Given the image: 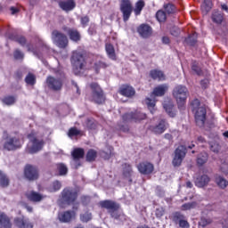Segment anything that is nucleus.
Returning a JSON list of instances; mask_svg holds the SVG:
<instances>
[{"instance_id":"nucleus-23","label":"nucleus","mask_w":228,"mask_h":228,"mask_svg":"<svg viewBox=\"0 0 228 228\" xmlns=\"http://www.w3.org/2000/svg\"><path fill=\"white\" fill-rule=\"evenodd\" d=\"M14 224L19 228H33V223L29 222V219L24 216L14 218Z\"/></svg>"},{"instance_id":"nucleus-10","label":"nucleus","mask_w":228,"mask_h":228,"mask_svg":"<svg viewBox=\"0 0 228 228\" xmlns=\"http://www.w3.org/2000/svg\"><path fill=\"white\" fill-rule=\"evenodd\" d=\"M146 119H147V114L139 110L125 113L122 116L123 122H142V120H146Z\"/></svg>"},{"instance_id":"nucleus-40","label":"nucleus","mask_w":228,"mask_h":228,"mask_svg":"<svg viewBox=\"0 0 228 228\" xmlns=\"http://www.w3.org/2000/svg\"><path fill=\"white\" fill-rule=\"evenodd\" d=\"M211 19L215 24H222L224 22V14L219 12H215L212 13Z\"/></svg>"},{"instance_id":"nucleus-46","label":"nucleus","mask_w":228,"mask_h":228,"mask_svg":"<svg viewBox=\"0 0 228 228\" xmlns=\"http://www.w3.org/2000/svg\"><path fill=\"white\" fill-rule=\"evenodd\" d=\"M86 126L89 131H94V129H97V121L94 118H87L86 120Z\"/></svg>"},{"instance_id":"nucleus-61","label":"nucleus","mask_w":228,"mask_h":228,"mask_svg":"<svg viewBox=\"0 0 228 228\" xmlns=\"http://www.w3.org/2000/svg\"><path fill=\"white\" fill-rule=\"evenodd\" d=\"M18 44H20V45H21V47H24V45H26L28 40L26 39L25 37L23 36H18V39L16 41Z\"/></svg>"},{"instance_id":"nucleus-36","label":"nucleus","mask_w":228,"mask_h":228,"mask_svg":"<svg viewBox=\"0 0 228 228\" xmlns=\"http://www.w3.org/2000/svg\"><path fill=\"white\" fill-rule=\"evenodd\" d=\"M145 8V1L139 0L135 3V7L134 9V15H142V11Z\"/></svg>"},{"instance_id":"nucleus-38","label":"nucleus","mask_w":228,"mask_h":228,"mask_svg":"<svg viewBox=\"0 0 228 228\" xmlns=\"http://www.w3.org/2000/svg\"><path fill=\"white\" fill-rule=\"evenodd\" d=\"M0 186L2 188H8L10 186V178L3 171H0Z\"/></svg>"},{"instance_id":"nucleus-4","label":"nucleus","mask_w":228,"mask_h":228,"mask_svg":"<svg viewBox=\"0 0 228 228\" xmlns=\"http://www.w3.org/2000/svg\"><path fill=\"white\" fill-rule=\"evenodd\" d=\"M51 39L53 44L59 49H67V47H69V37L58 29L52 31Z\"/></svg>"},{"instance_id":"nucleus-32","label":"nucleus","mask_w":228,"mask_h":228,"mask_svg":"<svg viewBox=\"0 0 228 228\" xmlns=\"http://www.w3.org/2000/svg\"><path fill=\"white\" fill-rule=\"evenodd\" d=\"M105 51L110 60L117 61V53H115V46H113V45L106 44Z\"/></svg>"},{"instance_id":"nucleus-12","label":"nucleus","mask_w":228,"mask_h":228,"mask_svg":"<svg viewBox=\"0 0 228 228\" xmlns=\"http://www.w3.org/2000/svg\"><path fill=\"white\" fill-rule=\"evenodd\" d=\"M46 86L52 92H61V89L63 88V80L53 76H48L46 77Z\"/></svg>"},{"instance_id":"nucleus-57","label":"nucleus","mask_w":228,"mask_h":228,"mask_svg":"<svg viewBox=\"0 0 228 228\" xmlns=\"http://www.w3.org/2000/svg\"><path fill=\"white\" fill-rule=\"evenodd\" d=\"M89 22H90V17H88L87 15L80 18V23H81L82 27L86 28V26H88Z\"/></svg>"},{"instance_id":"nucleus-3","label":"nucleus","mask_w":228,"mask_h":228,"mask_svg":"<svg viewBox=\"0 0 228 228\" xmlns=\"http://www.w3.org/2000/svg\"><path fill=\"white\" fill-rule=\"evenodd\" d=\"M27 138L29 140V143H31V146H27L26 148L27 154H37V152H40L44 149L45 142L44 139H37L35 133L31 132L27 135Z\"/></svg>"},{"instance_id":"nucleus-49","label":"nucleus","mask_w":228,"mask_h":228,"mask_svg":"<svg viewBox=\"0 0 228 228\" xmlns=\"http://www.w3.org/2000/svg\"><path fill=\"white\" fill-rule=\"evenodd\" d=\"M211 8H213V2L211 0H204L203 4L201 5V10L205 13L211 12Z\"/></svg>"},{"instance_id":"nucleus-24","label":"nucleus","mask_w":228,"mask_h":228,"mask_svg":"<svg viewBox=\"0 0 228 228\" xmlns=\"http://www.w3.org/2000/svg\"><path fill=\"white\" fill-rule=\"evenodd\" d=\"M25 197L29 200L30 202H42L44 199H45V196L42 195L39 192H37L35 191H30L25 193Z\"/></svg>"},{"instance_id":"nucleus-59","label":"nucleus","mask_w":228,"mask_h":228,"mask_svg":"<svg viewBox=\"0 0 228 228\" xmlns=\"http://www.w3.org/2000/svg\"><path fill=\"white\" fill-rule=\"evenodd\" d=\"M200 85L202 88V90H207V88H209V79L204 78L200 80Z\"/></svg>"},{"instance_id":"nucleus-56","label":"nucleus","mask_w":228,"mask_h":228,"mask_svg":"<svg viewBox=\"0 0 228 228\" xmlns=\"http://www.w3.org/2000/svg\"><path fill=\"white\" fill-rule=\"evenodd\" d=\"M13 56L16 60H24V53L19 49H16L13 52Z\"/></svg>"},{"instance_id":"nucleus-25","label":"nucleus","mask_w":228,"mask_h":228,"mask_svg":"<svg viewBox=\"0 0 228 228\" xmlns=\"http://www.w3.org/2000/svg\"><path fill=\"white\" fill-rule=\"evenodd\" d=\"M54 175L57 176H63L69 174V167L64 163H57L53 166Z\"/></svg>"},{"instance_id":"nucleus-35","label":"nucleus","mask_w":228,"mask_h":228,"mask_svg":"<svg viewBox=\"0 0 228 228\" xmlns=\"http://www.w3.org/2000/svg\"><path fill=\"white\" fill-rule=\"evenodd\" d=\"M191 71L196 76H204V71L202 70V68L199 65V62L194 61L191 65Z\"/></svg>"},{"instance_id":"nucleus-50","label":"nucleus","mask_w":228,"mask_h":228,"mask_svg":"<svg viewBox=\"0 0 228 228\" xmlns=\"http://www.w3.org/2000/svg\"><path fill=\"white\" fill-rule=\"evenodd\" d=\"M184 218V215H183L181 212H175L171 216V220L174 222V224H179L181 220Z\"/></svg>"},{"instance_id":"nucleus-55","label":"nucleus","mask_w":228,"mask_h":228,"mask_svg":"<svg viewBox=\"0 0 228 228\" xmlns=\"http://www.w3.org/2000/svg\"><path fill=\"white\" fill-rule=\"evenodd\" d=\"M87 33L91 37H94V35H97V26H95V24H91L87 30Z\"/></svg>"},{"instance_id":"nucleus-1","label":"nucleus","mask_w":228,"mask_h":228,"mask_svg":"<svg viewBox=\"0 0 228 228\" xmlns=\"http://www.w3.org/2000/svg\"><path fill=\"white\" fill-rule=\"evenodd\" d=\"M88 58H90V55L85 51H74L72 53L70 61L76 76L81 74V71L86 69Z\"/></svg>"},{"instance_id":"nucleus-7","label":"nucleus","mask_w":228,"mask_h":228,"mask_svg":"<svg viewBox=\"0 0 228 228\" xmlns=\"http://www.w3.org/2000/svg\"><path fill=\"white\" fill-rule=\"evenodd\" d=\"M4 134H6V137H3V139L5 140L3 146L4 151H17V149H20L22 147L20 138L17 136L10 137L6 132H4Z\"/></svg>"},{"instance_id":"nucleus-21","label":"nucleus","mask_w":228,"mask_h":228,"mask_svg":"<svg viewBox=\"0 0 228 228\" xmlns=\"http://www.w3.org/2000/svg\"><path fill=\"white\" fill-rule=\"evenodd\" d=\"M76 216V213L72 210H68L64 212H61L58 215V219L61 224H69L72 222V219Z\"/></svg>"},{"instance_id":"nucleus-44","label":"nucleus","mask_w":228,"mask_h":228,"mask_svg":"<svg viewBox=\"0 0 228 228\" xmlns=\"http://www.w3.org/2000/svg\"><path fill=\"white\" fill-rule=\"evenodd\" d=\"M68 136L69 138H74V136H83V132L77 129L76 126L70 127L68 131Z\"/></svg>"},{"instance_id":"nucleus-11","label":"nucleus","mask_w":228,"mask_h":228,"mask_svg":"<svg viewBox=\"0 0 228 228\" xmlns=\"http://www.w3.org/2000/svg\"><path fill=\"white\" fill-rule=\"evenodd\" d=\"M186 152H188V149L184 145H180L175 149V157L172 160L174 167H181L183 159L186 158Z\"/></svg>"},{"instance_id":"nucleus-53","label":"nucleus","mask_w":228,"mask_h":228,"mask_svg":"<svg viewBox=\"0 0 228 228\" xmlns=\"http://www.w3.org/2000/svg\"><path fill=\"white\" fill-rule=\"evenodd\" d=\"M80 220L81 222H84V223L90 222V220H92V213L86 212L84 214H81Z\"/></svg>"},{"instance_id":"nucleus-64","label":"nucleus","mask_w":228,"mask_h":228,"mask_svg":"<svg viewBox=\"0 0 228 228\" xmlns=\"http://www.w3.org/2000/svg\"><path fill=\"white\" fill-rule=\"evenodd\" d=\"M170 33L173 37H179V35H181V28H171Z\"/></svg>"},{"instance_id":"nucleus-31","label":"nucleus","mask_w":228,"mask_h":228,"mask_svg":"<svg viewBox=\"0 0 228 228\" xmlns=\"http://www.w3.org/2000/svg\"><path fill=\"white\" fill-rule=\"evenodd\" d=\"M210 181L211 179L208 175H202L196 179V186H198V188H204V186H208V184H209Z\"/></svg>"},{"instance_id":"nucleus-6","label":"nucleus","mask_w":228,"mask_h":228,"mask_svg":"<svg viewBox=\"0 0 228 228\" xmlns=\"http://www.w3.org/2000/svg\"><path fill=\"white\" fill-rule=\"evenodd\" d=\"M90 88L92 90L93 102H95V104H104L106 102V96H104V91H102L101 86L93 82L90 84Z\"/></svg>"},{"instance_id":"nucleus-26","label":"nucleus","mask_w":228,"mask_h":228,"mask_svg":"<svg viewBox=\"0 0 228 228\" xmlns=\"http://www.w3.org/2000/svg\"><path fill=\"white\" fill-rule=\"evenodd\" d=\"M122 168H123V177L126 179H128L129 183H133V166L129 163H123L122 164Z\"/></svg>"},{"instance_id":"nucleus-16","label":"nucleus","mask_w":228,"mask_h":228,"mask_svg":"<svg viewBox=\"0 0 228 228\" xmlns=\"http://www.w3.org/2000/svg\"><path fill=\"white\" fill-rule=\"evenodd\" d=\"M61 29L64 31V33H67L71 42H81V33L79 30H77V28H72L64 25L62 26Z\"/></svg>"},{"instance_id":"nucleus-14","label":"nucleus","mask_w":228,"mask_h":228,"mask_svg":"<svg viewBox=\"0 0 228 228\" xmlns=\"http://www.w3.org/2000/svg\"><path fill=\"white\" fill-rule=\"evenodd\" d=\"M208 115V110L205 107H199L194 114V118L196 122V126L199 127H204L206 124V117Z\"/></svg>"},{"instance_id":"nucleus-60","label":"nucleus","mask_w":228,"mask_h":228,"mask_svg":"<svg viewBox=\"0 0 228 228\" xmlns=\"http://www.w3.org/2000/svg\"><path fill=\"white\" fill-rule=\"evenodd\" d=\"M5 37L8 40H12V42H17V39L19 38V35L15 33L6 34Z\"/></svg>"},{"instance_id":"nucleus-37","label":"nucleus","mask_w":228,"mask_h":228,"mask_svg":"<svg viewBox=\"0 0 228 228\" xmlns=\"http://www.w3.org/2000/svg\"><path fill=\"white\" fill-rule=\"evenodd\" d=\"M2 102L5 106H13L17 102V98L13 95H6L2 99Z\"/></svg>"},{"instance_id":"nucleus-18","label":"nucleus","mask_w":228,"mask_h":228,"mask_svg":"<svg viewBox=\"0 0 228 228\" xmlns=\"http://www.w3.org/2000/svg\"><path fill=\"white\" fill-rule=\"evenodd\" d=\"M137 33L141 38H151L152 37V27L147 23H142L137 27Z\"/></svg>"},{"instance_id":"nucleus-34","label":"nucleus","mask_w":228,"mask_h":228,"mask_svg":"<svg viewBox=\"0 0 228 228\" xmlns=\"http://www.w3.org/2000/svg\"><path fill=\"white\" fill-rule=\"evenodd\" d=\"M163 108L164 110H166L167 115H169V117H175V111L174 110V103H172V102H166L163 104Z\"/></svg>"},{"instance_id":"nucleus-2","label":"nucleus","mask_w":228,"mask_h":228,"mask_svg":"<svg viewBox=\"0 0 228 228\" xmlns=\"http://www.w3.org/2000/svg\"><path fill=\"white\" fill-rule=\"evenodd\" d=\"M172 95L176 101L178 110H184L186 108V101L189 95L188 87H186V86L178 85L173 88Z\"/></svg>"},{"instance_id":"nucleus-33","label":"nucleus","mask_w":228,"mask_h":228,"mask_svg":"<svg viewBox=\"0 0 228 228\" xmlns=\"http://www.w3.org/2000/svg\"><path fill=\"white\" fill-rule=\"evenodd\" d=\"M95 159H97V151L94 149L88 150L86 154V161H87V163H94Z\"/></svg>"},{"instance_id":"nucleus-39","label":"nucleus","mask_w":228,"mask_h":228,"mask_svg":"<svg viewBox=\"0 0 228 228\" xmlns=\"http://www.w3.org/2000/svg\"><path fill=\"white\" fill-rule=\"evenodd\" d=\"M163 8L168 15H174V13L177 12V7H175V4L172 3L165 4Z\"/></svg>"},{"instance_id":"nucleus-41","label":"nucleus","mask_w":228,"mask_h":228,"mask_svg":"<svg viewBox=\"0 0 228 228\" xmlns=\"http://www.w3.org/2000/svg\"><path fill=\"white\" fill-rule=\"evenodd\" d=\"M216 183L217 186L221 188V190H225L228 186V181L221 175L216 178Z\"/></svg>"},{"instance_id":"nucleus-19","label":"nucleus","mask_w":228,"mask_h":228,"mask_svg":"<svg viewBox=\"0 0 228 228\" xmlns=\"http://www.w3.org/2000/svg\"><path fill=\"white\" fill-rule=\"evenodd\" d=\"M71 158L76 163V168H79V167H81L79 159H83V158H85V149L75 148L71 152Z\"/></svg>"},{"instance_id":"nucleus-20","label":"nucleus","mask_w":228,"mask_h":228,"mask_svg":"<svg viewBox=\"0 0 228 228\" xmlns=\"http://www.w3.org/2000/svg\"><path fill=\"white\" fill-rule=\"evenodd\" d=\"M59 8L62 10V12H72L74 8H76V2L74 0H58Z\"/></svg>"},{"instance_id":"nucleus-58","label":"nucleus","mask_w":228,"mask_h":228,"mask_svg":"<svg viewBox=\"0 0 228 228\" xmlns=\"http://www.w3.org/2000/svg\"><path fill=\"white\" fill-rule=\"evenodd\" d=\"M165 215V208L163 207L158 208L155 210V216L157 218H161Z\"/></svg>"},{"instance_id":"nucleus-62","label":"nucleus","mask_w":228,"mask_h":228,"mask_svg":"<svg viewBox=\"0 0 228 228\" xmlns=\"http://www.w3.org/2000/svg\"><path fill=\"white\" fill-rule=\"evenodd\" d=\"M178 224H179V227L181 228H190V223H188V221L185 218L180 220Z\"/></svg>"},{"instance_id":"nucleus-45","label":"nucleus","mask_w":228,"mask_h":228,"mask_svg":"<svg viewBox=\"0 0 228 228\" xmlns=\"http://www.w3.org/2000/svg\"><path fill=\"white\" fill-rule=\"evenodd\" d=\"M108 67H109L108 63L102 61H98L94 65V69L96 74H99V72H101V69H108Z\"/></svg>"},{"instance_id":"nucleus-17","label":"nucleus","mask_w":228,"mask_h":228,"mask_svg":"<svg viewBox=\"0 0 228 228\" xmlns=\"http://www.w3.org/2000/svg\"><path fill=\"white\" fill-rule=\"evenodd\" d=\"M137 170L142 175H151L154 172V164L149 161H142L137 165Z\"/></svg>"},{"instance_id":"nucleus-28","label":"nucleus","mask_w":228,"mask_h":228,"mask_svg":"<svg viewBox=\"0 0 228 228\" xmlns=\"http://www.w3.org/2000/svg\"><path fill=\"white\" fill-rule=\"evenodd\" d=\"M150 77L154 81H165L166 79L165 73L159 69H151L150 71Z\"/></svg>"},{"instance_id":"nucleus-27","label":"nucleus","mask_w":228,"mask_h":228,"mask_svg":"<svg viewBox=\"0 0 228 228\" xmlns=\"http://www.w3.org/2000/svg\"><path fill=\"white\" fill-rule=\"evenodd\" d=\"M167 92H168V85L162 84L153 89L152 95H154L155 97H163V95H165Z\"/></svg>"},{"instance_id":"nucleus-15","label":"nucleus","mask_w":228,"mask_h":228,"mask_svg":"<svg viewBox=\"0 0 228 228\" xmlns=\"http://www.w3.org/2000/svg\"><path fill=\"white\" fill-rule=\"evenodd\" d=\"M167 126L168 123H167V119L163 118L157 125H151L149 130L154 134H163L167 131Z\"/></svg>"},{"instance_id":"nucleus-63","label":"nucleus","mask_w":228,"mask_h":228,"mask_svg":"<svg viewBox=\"0 0 228 228\" xmlns=\"http://www.w3.org/2000/svg\"><path fill=\"white\" fill-rule=\"evenodd\" d=\"M195 206H197V203L191 202V203L183 204V209H185L187 211L188 209H193L195 208Z\"/></svg>"},{"instance_id":"nucleus-13","label":"nucleus","mask_w":228,"mask_h":228,"mask_svg":"<svg viewBox=\"0 0 228 228\" xmlns=\"http://www.w3.org/2000/svg\"><path fill=\"white\" fill-rule=\"evenodd\" d=\"M24 177L27 178L28 181H37V179L40 177L38 167L27 164L24 168Z\"/></svg>"},{"instance_id":"nucleus-51","label":"nucleus","mask_w":228,"mask_h":228,"mask_svg":"<svg viewBox=\"0 0 228 228\" xmlns=\"http://www.w3.org/2000/svg\"><path fill=\"white\" fill-rule=\"evenodd\" d=\"M184 42L187 44V45L193 47L195 46V44H197V36H195V34L190 35L185 38Z\"/></svg>"},{"instance_id":"nucleus-30","label":"nucleus","mask_w":228,"mask_h":228,"mask_svg":"<svg viewBox=\"0 0 228 228\" xmlns=\"http://www.w3.org/2000/svg\"><path fill=\"white\" fill-rule=\"evenodd\" d=\"M208 159H209V154H208V152L206 151H201L197 157L196 163L198 167H204V165L208 163Z\"/></svg>"},{"instance_id":"nucleus-54","label":"nucleus","mask_w":228,"mask_h":228,"mask_svg":"<svg viewBox=\"0 0 228 228\" xmlns=\"http://www.w3.org/2000/svg\"><path fill=\"white\" fill-rule=\"evenodd\" d=\"M221 146L218 142H214L210 145V151L215 152V154H218L220 152Z\"/></svg>"},{"instance_id":"nucleus-52","label":"nucleus","mask_w":228,"mask_h":228,"mask_svg":"<svg viewBox=\"0 0 228 228\" xmlns=\"http://www.w3.org/2000/svg\"><path fill=\"white\" fill-rule=\"evenodd\" d=\"M212 222L213 220H211L210 218L201 217L199 222V227H207V225H209V224H212Z\"/></svg>"},{"instance_id":"nucleus-22","label":"nucleus","mask_w":228,"mask_h":228,"mask_svg":"<svg viewBox=\"0 0 228 228\" xmlns=\"http://www.w3.org/2000/svg\"><path fill=\"white\" fill-rule=\"evenodd\" d=\"M118 94L123 97H127L130 99L131 97H134V95L136 94V91L133 88V86L124 85L119 87Z\"/></svg>"},{"instance_id":"nucleus-48","label":"nucleus","mask_w":228,"mask_h":228,"mask_svg":"<svg viewBox=\"0 0 228 228\" xmlns=\"http://www.w3.org/2000/svg\"><path fill=\"white\" fill-rule=\"evenodd\" d=\"M146 104L151 115H154V113H156V101L147 98Z\"/></svg>"},{"instance_id":"nucleus-8","label":"nucleus","mask_w":228,"mask_h":228,"mask_svg":"<svg viewBox=\"0 0 228 228\" xmlns=\"http://www.w3.org/2000/svg\"><path fill=\"white\" fill-rule=\"evenodd\" d=\"M119 10L122 13L124 22H127L131 19L133 13V2L131 0H118Z\"/></svg>"},{"instance_id":"nucleus-29","label":"nucleus","mask_w":228,"mask_h":228,"mask_svg":"<svg viewBox=\"0 0 228 228\" xmlns=\"http://www.w3.org/2000/svg\"><path fill=\"white\" fill-rule=\"evenodd\" d=\"M0 227L12 228V220L4 212H0Z\"/></svg>"},{"instance_id":"nucleus-43","label":"nucleus","mask_w":228,"mask_h":228,"mask_svg":"<svg viewBox=\"0 0 228 228\" xmlns=\"http://www.w3.org/2000/svg\"><path fill=\"white\" fill-rule=\"evenodd\" d=\"M25 83L29 86H35L37 85V77L33 73H28L25 77Z\"/></svg>"},{"instance_id":"nucleus-42","label":"nucleus","mask_w":228,"mask_h":228,"mask_svg":"<svg viewBox=\"0 0 228 228\" xmlns=\"http://www.w3.org/2000/svg\"><path fill=\"white\" fill-rule=\"evenodd\" d=\"M61 190V182L55 180L53 182L52 185L48 188L50 193H55V191H60Z\"/></svg>"},{"instance_id":"nucleus-47","label":"nucleus","mask_w":228,"mask_h":228,"mask_svg":"<svg viewBox=\"0 0 228 228\" xmlns=\"http://www.w3.org/2000/svg\"><path fill=\"white\" fill-rule=\"evenodd\" d=\"M158 22H167V12L163 10H159L155 15Z\"/></svg>"},{"instance_id":"nucleus-5","label":"nucleus","mask_w":228,"mask_h":228,"mask_svg":"<svg viewBox=\"0 0 228 228\" xmlns=\"http://www.w3.org/2000/svg\"><path fill=\"white\" fill-rule=\"evenodd\" d=\"M100 206L103 209H107L108 213L110 214L111 218H115V220H118V218H120V216L117 213V211L120 209V204L117 203V201L105 200L100 201Z\"/></svg>"},{"instance_id":"nucleus-9","label":"nucleus","mask_w":228,"mask_h":228,"mask_svg":"<svg viewBox=\"0 0 228 228\" xmlns=\"http://www.w3.org/2000/svg\"><path fill=\"white\" fill-rule=\"evenodd\" d=\"M61 200L64 204L70 206L77 200V191L70 187H66L61 191Z\"/></svg>"}]
</instances>
